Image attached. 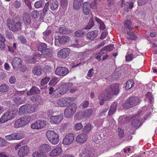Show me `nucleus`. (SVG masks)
I'll return each instance as SVG.
<instances>
[{
	"mask_svg": "<svg viewBox=\"0 0 157 157\" xmlns=\"http://www.w3.org/2000/svg\"><path fill=\"white\" fill-rule=\"evenodd\" d=\"M24 136L23 133H14L5 136V139L9 141L19 140L24 137Z\"/></svg>",
	"mask_w": 157,
	"mask_h": 157,
	"instance_id": "nucleus-8",
	"label": "nucleus"
},
{
	"mask_svg": "<svg viewBox=\"0 0 157 157\" xmlns=\"http://www.w3.org/2000/svg\"><path fill=\"white\" fill-rule=\"evenodd\" d=\"M15 112L13 109L8 110L0 119V122L4 123L7 121L12 119L15 116Z\"/></svg>",
	"mask_w": 157,
	"mask_h": 157,
	"instance_id": "nucleus-7",
	"label": "nucleus"
},
{
	"mask_svg": "<svg viewBox=\"0 0 157 157\" xmlns=\"http://www.w3.org/2000/svg\"><path fill=\"white\" fill-rule=\"evenodd\" d=\"M27 113H31L35 111L36 107L35 105L29 104H27Z\"/></svg>",
	"mask_w": 157,
	"mask_h": 157,
	"instance_id": "nucleus-33",
	"label": "nucleus"
},
{
	"mask_svg": "<svg viewBox=\"0 0 157 157\" xmlns=\"http://www.w3.org/2000/svg\"><path fill=\"white\" fill-rule=\"evenodd\" d=\"M135 57V56L133 54H127L125 56V60L127 62L130 61Z\"/></svg>",
	"mask_w": 157,
	"mask_h": 157,
	"instance_id": "nucleus-48",
	"label": "nucleus"
},
{
	"mask_svg": "<svg viewBox=\"0 0 157 157\" xmlns=\"http://www.w3.org/2000/svg\"><path fill=\"white\" fill-rule=\"evenodd\" d=\"M69 73V70L68 68L63 67H58L56 71V75L59 76H64Z\"/></svg>",
	"mask_w": 157,
	"mask_h": 157,
	"instance_id": "nucleus-12",
	"label": "nucleus"
},
{
	"mask_svg": "<svg viewBox=\"0 0 157 157\" xmlns=\"http://www.w3.org/2000/svg\"><path fill=\"white\" fill-rule=\"evenodd\" d=\"M117 106V103L116 102H114L110 106L108 112L109 116L112 115L116 111V107Z\"/></svg>",
	"mask_w": 157,
	"mask_h": 157,
	"instance_id": "nucleus-26",
	"label": "nucleus"
},
{
	"mask_svg": "<svg viewBox=\"0 0 157 157\" xmlns=\"http://www.w3.org/2000/svg\"><path fill=\"white\" fill-rule=\"evenodd\" d=\"M41 147L43 149L42 151L44 152H48L51 149V147L49 145L46 144L42 145L41 146Z\"/></svg>",
	"mask_w": 157,
	"mask_h": 157,
	"instance_id": "nucleus-49",
	"label": "nucleus"
},
{
	"mask_svg": "<svg viewBox=\"0 0 157 157\" xmlns=\"http://www.w3.org/2000/svg\"><path fill=\"white\" fill-rule=\"evenodd\" d=\"M57 79L55 78H53L50 81L48 85H54L56 84L57 83Z\"/></svg>",
	"mask_w": 157,
	"mask_h": 157,
	"instance_id": "nucleus-64",
	"label": "nucleus"
},
{
	"mask_svg": "<svg viewBox=\"0 0 157 157\" xmlns=\"http://www.w3.org/2000/svg\"><path fill=\"white\" fill-rule=\"evenodd\" d=\"M119 85L113 84L108 86L105 89L107 99H111L112 96L117 95L119 92Z\"/></svg>",
	"mask_w": 157,
	"mask_h": 157,
	"instance_id": "nucleus-1",
	"label": "nucleus"
},
{
	"mask_svg": "<svg viewBox=\"0 0 157 157\" xmlns=\"http://www.w3.org/2000/svg\"><path fill=\"white\" fill-rule=\"evenodd\" d=\"M46 135L49 141L52 144L56 145L59 142V135L54 131H48L46 133Z\"/></svg>",
	"mask_w": 157,
	"mask_h": 157,
	"instance_id": "nucleus-4",
	"label": "nucleus"
},
{
	"mask_svg": "<svg viewBox=\"0 0 157 157\" xmlns=\"http://www.w3.org/2000/svg\"><path fill=\"white\" fill-rule=\"evenodd\" d=\"M49 2H48L47 3H46L45 4L44 8L43 10V12L44 15H45L46 14L47 11L48 10V7L49 6Z\"/></svg>",
	"mask_w": 157,
	"mask_h": 157,
	"instance_id": "nucleus-57",
	"label": "nucleus"
},
{
	"mask_svg": "<svg viewBox=\"0 0 157 157\" xmlns=\"http://www.w3.org/2000/svg\"><path fill=\"white\" fill-rule=\"evenodd\" d=\"M7 22L8 26L11 31L16 32L21 30V23L18 19L16 18L13 19H8Z\"/></svg>",
	"mask_w": 157,
	"mask_h": 157,
	"instance_id": "nucleus-2",
	"label": "nucleus"
},
{
	"mask_svg": "<svg viewBox=\"0 0 157 157\" xmlns=\"http://www.w3.org/2000/svg\"><path fill=\"white\" fill-rule=\"evenodd\" d=\"M9 87L8 85L4 84L0 86V92L2 93H6L8 91Z\"/></svg>",
	"mask_w": 157,
	"mask_h": 157,
	"instance_id": "nucleus-38",
	"label": "nucleus"
},
{
	"mask_svg": "<svg viewBox=\"0 0 157 157\" xmlns=\"http://www.w3.org/2000/svg\"><path fill=\"white\" fill-rule=\"evenodd\" d=\"M59 31L60 33L63 34H67L70 33V31L65 27H59Z\"/></svg>",
	"mask_w": 157,
	"mask_h": 157,
	"instance_id": "nucleus-44",
	"label": "nucleus"
},
{
	"mask_svg": "<svg viewBox=\"0 0 157 157\" xmlns=\"http://www.w3.org/2000/svg\"><path fill=\"white\" fill-rule=\"evenodd\" d=\"M81 123H79L75 124V130L78 131L81 129L82 128Z\"/></svg>",
	"mask_w": 157,
	"mask_h": 157,
	"instance_id": "nucleus-61",
	"label": "nucleus"
},
{
	"mask_svg": "<svg viewBox=\"0 0 157 157\" xmlns=\"http://www.w3.org/2000/svg\"><path fill=\"white\" fill-rule=\"evenodd\" d=\"M48 2L50 8L51 10L54 11L58 9L59 4L57 0H52Z\"/></svg>",
	"mask_w": 157,
	"mask_h": 157,
	"instance_id": "nucleus-21",
	"label": "nucleus"
},
{
	"mask_svg": "<svg viewBox=\"0 0 157 157\" xmlns=\"http://www.w3.org/2000/svg\"><path fill=\"white\" fill-rule=\"evenodd\" d=\"M33 157H46L43 152H34L32 154Z\"/></svg>",
	"mask_w": 157,
	"mask_h": 157,
	"instance_id": "nucleus-55",
	"label": "nucleus"
},
{
	"mask_svg": "<svg viewBox=\"0 0 157 157\" xmlns=\"http://www.w3.org/2000/svg\"><path fill=\"white\" fill-rule=\"evenodd\" d=\"M41 97L38 95L33 96L31 98V100L33 102H39L40 100Z\"/></svg>",
	"mask_w": 157,
	"mask_h": 157,
	"instance_id": "nucleus-47",
	"label": "nucleus"
},
{
	"mask_svg": "<svg viewBox=\"0 0 157 157\" xmlns=\"http://www.w3.org/2000/svg\"><path fill=\"white\" fill-rule=\"evenodd\" d=\"M124 27L126 29H128L130 31L132 30L133 29V28L132 26V23L131 21L128 20H126L124 21Z\"/></svg>",
	"mask_w": 157,
	"mask_h": 157,
	"instance_id": "nucleus-34",
	"label": "nucleus"
},
{
	"mask_svg": "<svg viewBox=\"0 0 157 157\" xmlns=\"http://www.w3.org/2000/svg\"><path fill=\"white\" fill-rule=\"evenodd\" d=\"M40 92V90L37 87H33L29 91L27 92V94L28 96L31 95L35 94H38Z\"/></svg>",
	"mask_w": 157,
	"mask_h": 157,
	"instance_id": "nucleus-25",
	"label": "nucleus"
},
{
	"mask_svg": "<svg viewBox=\"0 0 157 157\" xmlns=\"http://www.w3.org/2000/svg\"><path fill=\"white\" fill-rule=\"evenodd\" d=\"M50 79V78L48 77H45L42 78L40 82L41 85L42 86L45 85L48 82Z\"/></svg>",
	"mask_w": 157,
	"mask_h": 157,
	"instance_id": "nucleus-54",
	"label": "nucleus"
},
{
	"mask_svg": "<svg viewBox=\"0 0 157 157\" xmlns=\"http://www.w3.org/2000/svg\"><path fill=\"white\" fill-rule=\"evenodd\" d=\"M57 104L61 106H65L66 105L65 98L59 99L58 100Z\"/></svg>",
	"mask_w": 157,
	"mask_h": 157,
	"instance_id": "nucleus-43",
	"label": "nucleus"
},
{
	"mask_svg": "<svg viewBox=\"0 0 157 157\" xmlns=\"http://www.w3.org/2000/svg\"><path fill=\"white\" fill-rule=\"evenodd\" d=\"M6 37L10 40L13 39L14 37L13 35L12 32L9 31H7L5 33Z\"/></svg>",
	"mask_w": 157,
	"mask_h": 157,
	"instance_id": "nucleus-51",
	"label": "nucleus"
},
{
	"mask_svg": "<svg viewBox=\"0 0 157 157\" xmlns=\"http://www.w3.org/2000/svg\"><path fill=\"white\" fill-rule=\"evenodd\" d=\"M47 48V45L45 43H40L37 47L38 50L41 53Z\"/></svg>",
	"mask_w": 157,
	"mask_h": 157,
	"instance_id": "nucleus-40",
	"label": "nucleus"
},
{
	"mask_svg": "<svg viewBox=\"0 0 157 157\" xmlns=\"http://www.w3.org/2000/svg\"><path fill=\"white\" fill-rule=\"evenodd\" d=\"M22 62L21 59L18 57H14L12 62L13 68L16 70H18L21 66Z\"/></svg>",
	"mask_w": 157,
	"mask_h": 157,
	"instance_id": "nucleus-13",
	"label": "nucleus"
},
{
	"mask_svg": "<svg viewBox=\"0 0 157 157\" xmlns=\"http://www.w3.org/2000/svg\"><path fill=\"white\" fill-rule=\"evenodd\" d=\"M124 9H132L133 7V3L132 2H128L124 5Z\"/></svg>",
	"mask_w": 157,
	"mask_h": 157,
	"instance_id": "nucleus-46",
	"label": "nucleus"
},
{
	"mask_svg": "<svg viewBox=\"0 0 157 157\" xmlns=\"http://www.w3.org/2000/svg\"><path fill=\"white\" fill-rule=\"evenodd\" d=\"M74 139V134L73 133H70L66 135L63 139V143L64 144L69 145L73 142Z\"/></svg>",
	"mask_w": 157,
	"mask_h": 157,
	"instance_id": "nucleus-14",
	"label": "nucleus"
},
{
	"mask_svg": "<svg viewBox=\"0 0 157 157\" xmlns=\"http://www.w3.org/2000/svg\"><path fill=\"white\" fill-rule=\"evenodd\" d=\"M104 49L107 50V52L111 51H113L114 49V46L113 45H110L108 46H106L104 47Z\"/></svg>",
	"mask_w": 157,
	"mask_h": 157,
	"instance_id": "nucleus-59",
	"label": "nucleus"
},
{
	"mask_svg": "<svg viewBox=\"0 0 157 157\" xmlns=\"http://www.w3.org/2000/svg\"><path fill=\"white\" fill-rule=\"evenodd\" d=\"M94 25V21L93 19L92 18H91L90 19L89 22L85 28V29H91Z\"/></svg>",
	"mask_w": 157,
	"mask_h": 157,
	"instance_id": "nucleus-45",
	"label": "nucleus"
},
{
	"mask_svg": "<svg viewBox=\"0 0 157 157\" xmlns=\"http://www.w3.org/2000/svg\"><path fill=\"white\" fill-rule=\"evenodd\" d=\"M85 34V32L82 30H78L75 32V35L78 37L82 36Z\"/></svg>",
	"mask_w": 157,
	"mask_h": 157,
	"instance_id": "nucleus-52",
	"label": "nucleus"
},
{
	"mask_svg": "<svg viewBox=\"0 0 157 157\" xmlns=\"http://www.w3.org/2000/svg\"><path fill=\"white\" fill-rule=\"evenodd\" d=\"M146 98H148L151 103H152L153 101V98L152 94L150 92H148L146 94Z\"/></svg>",
	"mask_w": 157,
	"mask_h": 157,
	"instance_id": "nucleus-53",
	"label": "nucleus"
},
{
	"mask_svg": "<svg viewBox=\"0 0 157 157\" xmlns=\"http://www.w3.org/2000/svg\"><path fill=\"white\" fill-rule=\"evenodd\" d=\"M61 5L63 8L66 7L68 1V0H60Z\"/></svg>",
	"mask_w": 157,
	"mask_h": 157,
	"instance_id": "nucleus-60",
	"label": "nucleus"
},
{
	"mask_svg": "<svg viewBox=\"0 0 157 157\" xmlns=\"http://www.w3.org/2000/svg\"><path fill=\"white\" fill-rule=\"evenodd\" d=\"M56 40L60 44H64L67 42L70 37L67 36H61L60 34H56L55 36Z\"/></svg>",
	"mask_w": 157,
	"mask_h": 157,
	"instance_id": "nucleus-11",
	"label": "nucleus"
},
{
	"mask_svg": "<svg viewBox=\"0 0 157 157\" xmlns=\"http://www.w3.org/2000/svg\"><path fill=\"white\" fill-rule=\"evenodd\" d=\"M5 42V38L0 33V50L3 51L5 48L4 42Z\"/></svg>",
	"mask_w": 157,
	"mask_h": 157,
	"instance_id": "nucleus-31",
	"label": "nucleus"
},
{
	"mask_svg": "<svg viewBox=\"0 0 157 157\" xmlns=\"http://www.w3.org/2000/svg\"><path fill=\"white\" fill-rule=\"evenodd\" d=\"M62 151V149L60 147L56 148L50 153V155L52 156H57Z\"/></svg>",
	"mask_w": 157,
	"mask_h": 157,
	"instance_id": "nucleus-29",
	"label": "nucleus"
},
{
	"mask_svg": "<svg viewBox=\"0 0 157 157\" xmlns=\"http://www.w3.org/2000/svg\"><path fill=\"white\" fill-rule=\"evenodd\" d=\"M32 16L34 18H37L39 15V12L36 10H34L32 12Z\"/></svg>",
	"mask_w": 157,
	"mask_h": 157,
	"instance_id": "nucleus-58",
	"label": "nucleus"
},
{
	"mask_svg": "<svg viewBox=\"0 0 157 157\" xmlns=\"http://www.w3.org/2000/svg\"><path fill=\"white\" fill-rule=\"evenodd\" d=\"M123 32L124 33H127V34L130 36L133 37L132 40H135L137 38V36H136L135 33L131 31H128L127 29H126L124 27H122V29Z\"/></svg>",
	"mask_w": 157,
	"mask_h": 157,
	"instance_id": "nucleus-30",
	"label": "nucleus"
},
{
	"mask_svg": "<svg viewBox=\"0 0 157 157\" xmlns=\"http://www.w3.org/2000/svg\"><path fill=\"white\" fill-rule=\"evenodd\" d=\"M91 128V126L90 124L88 123L85 127L83 131V133L87 135Z\"/></svg>",
	"mask_w": 157,
	"mask_h": 157,
	"instance_id": "nucleus-41",
	"label": "nucleus"
},
{
	"mask_svg": "<svg viewBox=\"0 0 157 157\" xmlns=\"http://www.w3.org/2000/svg\"><path fill=\"white\" fill-rule=\"evenodd\" d=\"M136 116L137 117H135L132 122L131 125L132 127L138 128L141 125V121L138 114L136 115Z\"/></svg>",
	"mask_w": 157,
	"mask_h": 157,
	"instance_id": "nucleus-19",
	"label": "nucleus"
},
{
	"mask_svg": "<svg viewBox=\"0 0 157 157\" xmlns=\"http://www.w3.org/2000/svg\"><path fill=\"white\" fill-rule=\"evenodd\" d=\"M93 110L90 109H86L83 112H79L76 113V116L78 119H80L81 118V115L84 117H89L92 114Z\"/></svg>",
	"mask_w": 157,
	"mask_h": 157,
	"instance_id": "nucleus-10",
	"label": "nucleus"
},
{
	"mask_svg": "<svg viewBox=\"0 0 157 157\" xmlns=\"http://www.w3.org/2000/svg\"><path fill=\"white\" fill-rule=\"evenodd\" d=\"M44 5V1L42 0H39L36 2L34 4V6L36 9H39L42 8Z\"/></svg>",
	"mask_w": 157,
	"mask_h": 157,
	"instance_id": "nucleus-35",
	"label": "nucleus"
},
{
	"mask_svg": "<svg viewBox=\"0 0 157 157\" xmlns=\"http://www.w3.org/2000/svg\"><path fill=\"white\" fill-rule=\"evenodd\" d=\"M46 122L44 121L37 120L34 123L31 125V128L33 129H39L44 128L46 126Z\"/></svg>",
	"mask_w": 157,
	"mask_h": 157,
	"instance_id": "nucleus-9",
	"label": "nucleus"
},
{
	"mask_svg": "<svg viewBox=\"0 0 157 157\" xmlns=\"http://www.w3.org/2000/svg\"><path fill=\"white\" fill-rule=\"evenodd\" d=\"M31 119L29 116L21 117L17 120L14 124V127L16 128L21 127L27 124Z\"/></svg>",
	"mask_w": 157,
	"mask_h": 157,
	"instance_id": "nucleus-5",
	"label": "nucleus"
},
{
	"mask_svg": "<svg viewBox=\"0 0 157 157\" xmlns=\"http://www.w3.org/2000/svg\"><path fill=\"white\" fill-rule=\"evenodd\" d=\"M27 104L21 106L19 108V112L24 114L27 113Z\"/></svg>",
	"mask_w": 157,
	"mask_h": 157,
	"instance_id": "nucleus-42",
	"label": "nucleus"
},
{
	"mask_svg": "<svg viewBox=\"0 0 157 157\" xmlns=\"http://www.w3.org/2000/svg\"><path fill=\"white\" fill-rule=\"evenodd\" d=\"M95 21L100 25L99 27L101 30H104L105 28V26L104 22L98 18L95 17Z\"/></svg>",
	"mask_w": 157,
	"mask_h": 157,
	"instance_id": "nucleus-37",
	"label": "nucleus"
},
{
	"mask_svg": "<svg viewBox=\"0 0 157 157\" xmlns=\"http://www.w3.org/2000/svg\"><path fill=\"white\" fill-rule=\"evenodd\" d=\"M90 5L89 2H85L83 5V12L85 15H88L90 12Z\"/></svg>",
	"mask_w": 157,
	"mask_h": 157,
	"instance_id": "nucleus-22",
	"label": "nucleus"
},
{
	"mask_svg": "<svg viewBox=\"0 0 157 157\" xmlns=\"http://www.w3.org/2000/svg\"><path fill=\"white\" fill-rule=\"evenodd\" d=\"M63 116L60 114L57 116H52L51 117V122L54 124H58L63 119Z\"/></svg>",
	"mask_w": 157,
	"mask_h": 157,
	"instance_id": "nucleus-17",
	"label": "nucleus"
},
{
	"mask_svg": "<svg viewBox=\"0 0 157 157\" xmlns=\"http://www.w3.org/2000/svg\"><path fill=\"white\" fill-rule=\"evenodd\" d=\"M18 40L23 44H25L26 42V38L24 36H22L18 37Z\"/></svg>",
	"mask_w": 157,
	"mask_h": 157,
	"instance_id": "nucleus-63",
	"label": "nucleus"
},
{
	"mask_svg": "<svg viewBox=\"0 0 157 157\" xmlns=\"http://www.w3.org/2000/svg\"><path fill=\"white\" fill-rule=\"evenodd\" d=\"M87 138V135L82 132L78 135L76 138V140L79 143H83L86 141Z\"/></svg>",
	"mask_w": 157,
	"mask_h": 157,
	"instance_id": "nucleus-20",
	"label": "nucleus"
},
{
	"mask_svg": "<svg viewBox=\"0 0 157 157\" xmlns=\"http://www.w3.org/2000/svg\"><path fill=\"white\" fill-rule=\"evenodd\" d=\"M77 108L76 105L75 103L68 105L64 110V114L65 117L67 118L72 117L76 111Z\"/></svg>",
	"mask_w": 157,
	"mask_h": 157,
	"instance_id": "nucleus-6",
	"label": "nucleus"
},
{
	"mask_svg": "<svg viewBox=\"0 0 157 157\" xmlns=\"http://www.w3.org/2000/svg\"><path fill=\"white\" fill-rule=\"evenodd\" d=\"M70 50L69 48H66L61 50L58 53V55L60 57L65 58L68 56Z\"/></svg>",
	"mask_w": 157,
	"mask_h": 157,
	"instance_id": "nucleus-16",
	"label": "nucleus"
},
{
	"mask_svg": "<svg viewBox=\"0 0 157 157\" xmlns=\"http://www.w3.org/2000/svg\"><path fill=\"white\" fill-rule=\"evenodd\" d=\"M54 89L52 87H51L49 89V94H52L53 92L54 93V94L55 93L58 91H59V94L61 95H62L64 94L66 92V91L65 90V89L63 88H62L61 89H58V90H55L54 91Z\"/></svg>",
	"mask_w": 157,
	"mask_h": 157,
	"instance_id": "nucleus-24",
	"label": "nucleus"
},
{
	"mask_svg": "<svg viewBox=\"0 0 157 157\" xmlns=\"http://www.w3.org/2000/svg\"><path fill=\"white\" fill-rule=\"evenodd\" d=\"M98 2H97L94 1L90 3V8L92 9H96L97 8V4H98Z\"/></svg>",
	"mask_w": 157,
	"mask_h": 157,
	"instance_id": "nucleus-62",
	"label": "nucleus"
},
{
	"mask_svg": "<svg viewBox=\"0 0 157 157\" xmlns=\"http://www.w3.org/2000/svg\"><path fill=\"white\" fill-rule=\"evenodd\" d=\"M41 53L42 55L45 56L46 58L51 57L52 56V50L50 48H47Z\"/></svg>",
	"mask_w": 157,
	"mask_h": 157,
	"instance_id": "nucleus-23",
	"label": "nucleus"
},
{
	"mask_svg": "<svg viewBox=\"0 0 157 157\" xmlns=\"http://www.w3.org/2000/svg\"><path fill=\"white\" fill-rule=\"evenodd\" d=\"M74 1L73 6L74 9L78 10L83 2V0H73Z\"/></svg>",
	"mask_w": 157,
	"mask_h": 157,
	"instance_id": "nucleus-28",
	"label": "nucleus"
},
{
	"mask_svg": "<svg viewBox=\"0 0 157 157\" xmlns=\"http://www.w3.org/2000/svg\"><path fill=\"white\" fill-rule=\"evenodd\" d=\"M21 3L20 1L17 0L15 1L13 3V7L16 9L19 8L21 6Z\"/></svg>",
	"mask_w": 157,
	"mask_h": 157,
	"instance_id": "nucleus-50",
	"label": "nucleus"
},
{
	"mask_svg": "<svg viewBox=\"0 0 157 157\" xmlns=\"http://www.w3.org/2000/svg\"><path fill=\"white\" fill-rule=\"evenodd\" d=\"M13 101L15 104L17 105H20L23 103H24L25 99L23 100L20 97H14L13 99Z\"/></svg>",
	"mask_w": 157,
	"mask_h": 157,
	"instance_id": "nucleus-39",
	"label": "nucleus"
},
{
	"mask_svg": "<svg viewBox=\"0 0 157 157\" xmlns=\"http://www.w3.org/2000/svg\"><path fill=\"white\" fill-rule=\"evenodd\" d=\"M134 84L133 79H131L128 80L126 82L125 87L126 90H128L132 88Z\"/></svg>",
	"mask_w": 157,
	"mask_h": 157,
	"instance_id": "nucleus-32",
	"label": "nucleus"
},
{
	"mask_svg": "<svg viewBox=\"0 0 157 157\" xmlns=\"http://www.w3.org/2000/svg\"><path fill=\"white\" fill-rule=\"evenodd\" d=\"M42 70L40 67L39 66H36L33 70V73L34 75L38 76L40 75L41 74Z\"/></svg>",
	"mask_w": 157,
	"mask_h": 157,
	"instance_id": "nucleus-36",
	"label": "nucleus"
},
{
	"mask_svg": "<svg viewBox=\"0 0 157 157\" xmlns=\"http://www.w3.org/2000/svg\"><path fill=\"white\" fill-rule=\"evenodd\" d=\"M23 20L24 23L26 25H29L30 23L31 18L29 14L25 13L23 15Z\"/></svg>",
	"mask_w": 157,
	"mask_h": 157,
	"instance_id": "nucleus-27",
	"label": "nucleus"
},
{
	"mask_svg": "<svg viewBox=\"0 0 157 157\" xmlns=\"http://www.w3.org/2000/svg\"><path fill=\"white\" fill-rule=\"evenodd\" d=\"M29 151V148L27 146L21 147L18 151V155L20 157H23L27 155Z\"/></svg>",
	"mask_w": 157,
	"mask_h": 157,
	"instance_id": "nucleus-15",
	"label": "nucleus"
},
{
	"mask_svg": "<svg viewBox=\"0 0 157 157\" xmlns=\"http://www.w3.org/2000/svg\"><path fill=\"white\" fill-rule=\"evenodd\" d=\"M98 34L99 31L98 30L90 31L87 33V37L89 40H92L98 36Z\"/></svg>",
	"mask_w": 157,
	"mask_h": 157,
	"instance_id": "nucleus-18",
	"label": "nucleus"
},
{
	"mask_svg": "<svg viewBox=\"0 0 157 157\" xmlns=\"http://www.w3.org/2000/svg\"><path fill=\"white\" fill-rule=\"evenodd\" d=\"M16 43H14L13 46H8L9 51L11 52L12 53L14 52L15 50L16 49Z\"/></svg>",
	"mask_w": 157,
	"mask_h": 157,
	"instance_id": "nucleus-56",
	"label": "nucleus"
},
{
	"mask_svg": "<svg viewBox=\"0 0 157 157\" xmlns=\"http://www.w3.org/2000/svg\"><path fill=\"white\" fill-rule=\"evenodd\" d=\"M140 102L138 97H132L128 98L124 102L122 103V105L124 108L128 109L139 104Z\"/></svg>",
	"mask_w": 157,
	"mask_h": 157,
	"instance_id": "nucleus-3",
	"label": "nucleus"
}]
</instances>
